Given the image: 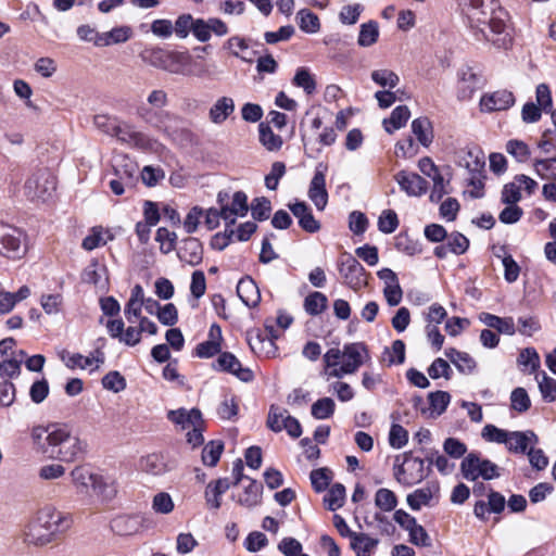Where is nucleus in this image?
<instances>
[{"label": "nucleus", "mask_w": 556, "mask_h": 556, "mask_svg": "<svg viewBox=\"0 0 556 556\" xmlns=\"http://www.w3.org/2000/svg\"><path fill=\"white\" fill-rule=\"evenodd\" d=\"M467 16L477 40L507 49L511 42L507 12L495 0H469Z\"/></svg>", "instance_id": "obj_1"}, {"label": "nucleus", "mask_w": 556, "mask_h": 556, "mask_svg": "<svg viewBox=\"0 0 556 556\" xmlns=\"http://www.w3.org/2000/svg\"><path fill=\"white\" fill-rule=\"evenodd\" d=\"M72 525L71 516L51 505L41 507L24 530V542L28 545L45 546L51 543L58 533Z\"/></svg>", "instance_id": "obj_2"}, {"label": "nucleus", "mask_w": 556, "mask_h": 556, "mask_svg": "<svg viewBox=\"0 0 556 556\" xmlns=\"http://www.w3.org/2000/svg\"><path fill=\"white\" fill-rule=\"evenodd\" d=\"M50 439L48 456L65 463L76 460L85 453L87 444L78 435L73 434L72 428L66 424L50 425Z\"/></svg>", "instance_id": "obj_3"}, {"label": "nucleus", "mask_w": 556, "mask_h": 556, "mask_svg": "<svg viewBox=\"0 0 556 556\" xmlns=\"http://www.w3.org/2000/svg\"><path fill=\"white\" fill-rule=\"evenodd\" d=\"M74 486L79 493H88L90 490L103 500H109L115 494L113 480L93 472L87 466H77L71 471Z\"/></svg>", "instance_id": "obj_4"}, {"label": "nucleus", "mask_w": 556, "mask_h": 556, "mask_svg": "<svg viewBox=\"0 0 556 556\" xmlns=\"http://www.w3.org/2000/svg\"><path fill=\"white\" fill-rule=\"evenodd\" d=\"M429 471L430 467L425 466V460L414 457L412 453H405L402 463L397 456L393 465L394 479L406 488L420 483L428 477Z\"/></svg>", "instance_id": "obj_5"}, {"label": "nucleus", "mask_w": 556, "mask_h": 556, "mask_svg": "<svg viewBox=\"0 0 556 556\" xmlns=\"http://www.w3.org/2000/svg\"><path fill=\"white\" fill-rule=\"evenodd\" d=\"M56 189L54 175L48 168H39L30 174L24 185V194L31 202H46Z\"/></svg>", "instance_id": "obj_6"}, {"label": "nucleus", "mask_w": 556, "mask_h": 556, "mask_svg": "<svg viewBox=\"0 0 556 556\" xmlns=\"http://www.w3.org/2000/svg\"><path fill=\"white\" fill-rule=\"evenodd\" d=\"M113 137L122 144L146 152H159L162 148L159 141L138 130L135 125L121 119Z\"/></svg>", "instance_id": "obj_7"}, {"label": "nucleus", "mask_w": 556, "mask_h": 556, "mask_svg": "<svg viewBox=\"0 0 556 556\" xmlns=\"http://www.w3.org/2000/svg\"><path fill=\"white\" fill-rule=\"evenodd\" d=\"M463 477L468 481L478 479L492 480L501 476L500 467L490 459L482 458L478 453L467 454L460 463Z\"/></svg>", "instance_id": "obj_8"}, {"label": "nucleus", "mask_w": 556, "mask_h": 556, "mask_svg": "<svg viewBox=\"0 0 556 556\" xmlns=\"http://www.w3.org/2000/svg\"><path fill=\"white\" fill-rule=\"evenodd\" d=\"M25 235L11 225L0 223V255L20 260L26 254Z\"/></svg>", "instance_id": "obj_9"}, {"label": "nucleus", "mask_w": 556, "mask_h": 556, "mask_svg": "<svg viewBox=\"0 0 556 556\" xmlns=\"http://www.w3.org/2000/svg\"><path fill=\"white\" fill-rule=\"evenodd\" d=\"M370 359L364 343H348L342 349V364L339 372H333L334 379L355 374L358 368Z\"/></svg>", "instance_id": "obj_10"}, {"label": "nucleus", "mask_w": 556, "mask_h": 556, "mask_svg": "<svg viewBox=\"0 0 556 556\" xmlns=\"http://www.w3.org/2000/svg\"><path fill=\"white\" fill-rule=\"evenodd\" d=\"M60 358L68 369H83L94 372L105 362V354L100 349H96L89 355L85 356L79 353H71L68 351H62Z\"/></svg>", "instance_id": "obj_11"}, {"label": "nucleus", "mask_w": 556, "mask_h": 556, "mask_svg": "<svg viewBox=\"0 0 556 556\" xmlns=\"http://www.w3.org/2000/svg\"><path fill=\"white\" fill-rule=\"evenodd\" d=\"M227 193H218V202L223 211V219L227 227L232 226L238 217H243L249 211L248 197L243 191H236L232 195L231 202L224 204Z\"/></svg>", "instance_id": "obj_12"}, {"label": "nucleus", "mask_w": 556, "mask_h": 556, "mask_svg": "<svg viewBox=\"0 0 556 556\" xmlns=\"http://www.w3.org/2000/svg\"><path fill=\"white\" fill-rule=\"evenodd\" d=\"M339 273L345 283L353 290H359L367 285L365 268L352 255H344L339 263Z\"/></svg>", "instance_id": "obj_13"}, {"label": "nucleus", "mask_w": 556, "mask_h": 556, "mask_svg": "<svg viewBox=\"0 0 556 556\" xmlns=\"http://www.w3.org/2000/svg\"><path fill=\"white\" fill-rule=\"evenodd\" d=\"M326 169L327 167L319 163L314 172L309 182L307 195L318 211H324L328 203V192L326 189Z\"/></svg>", "instance_id": "obj_14"}, {"label": "nucleus", "mask_w": 556, "mask_h": 556, "mask_svg": "<svg viewBox=\"0 0 556 556\" xmlns=\"http://www.w3.org/2000/svg\"><path fill=\"white\" fill-rule=\"evenodd\" d=\"M440 493L439 483L435 481L428 482L425 486L416 489L406 497L407 505L413 510H420L425 506H431L432 501H438Z\"/></svg>", "instance_id": "obj_15"}, {"label": "nucleus", "mask_w": 556, "mask_h": 556, "mask_svg": "<svg viewBox=\"0 0 556 556\" xmlns=\"http://www.w3.org/2000/svg\"><path fill=\"white\" fill-rule=\"evenodd\" d=\"M468 157L471 160H466V168L470 173L471 177L469 178V187L470 189L466 190V193L473 199H479L483 197V182L480 178L481 170L484 167L483 157H480L478 154L473 155L472 152H468Z\"/></svg>", "instance_id": "obj_16"}, {"label": "nucleus", "mask_w": 556, "mask_h": 556, "mask_svg": "<svg viewBox=\"0 0 556 556\" xmlns=\"http://www.w3.org/2000/svg\"><path fill=\"white\" fill-rule=\"evenodd\" d=\"M217 368L236 376L243 382H250L254 378L253 371L249 367H243L240 361L229 352L219 354L217 358Z\"/></svg>", "instance_id": "obj_17"}, {"label": "nucleus", "mask_w": 556, "mask_h": 556, "mask_svg": "<svg viewBox=\"0 0 556 556\" xmlns=\"http://www.w3.org/2000/svg\"><path fill=\"white\" fill-rule=\"evenodd\" d=\"M137 116L150 127L159 130L166 131L167 124L170 119V113L156 108L148 106L147 104H140L136 110Z\"/></svg>", "instance_id": "obj_18"}, {"label": "nucleus", "mask_w": 556, "mask_h": 556, "mask_svg": "<svg viewBox=\"0 0 556 556\" xmlns=\"http://www.w3.org/2000/svg\"><path fill=\"white\" fill-rule=\"evenodd\" d=\"M538 443L539 438L532 430L509 431L505 446L510 453L525 454Z\"/></svg>", "instance_id": "obj_19"}, {"label": "nucleus", "mask_w": 556, "mask_h": 556, "mask_svg": "<svg viewBox=\"0 0 556 556\" xmlns=\"http://www.w3.org/2000/svg\"><path fill=\"white\" fill-rule=\"evenodd\" d=\"M515 103L514 94L508 90H497L484 94L480 100V108L483 112L503 111Z\"/></svg>", "instance_id": "obj_20"}, {"label": "nucleus", "mask_w": 556, "mask_h": 556, "mask_svg": "<svg viewBox=\"0 0 556 556\" xmlns=\"http://www.w3.org/2000/svg\"><path fill=\"white\" fill-rule=\"evenodd\" d=\"M401 189L410 197H420L426 193L428 182L418 174L401 170L395 175Z\"/></svg>", "instance_id": "obj_21"}, {"label": "nucleus", "mask_w": 556, "mask_h": 556, "mask_svg": "<svg viewBox=\"0 0 556 556\" xmlns=\"http://www.w3.org/2000/svg\"><path fill=\"white\" fill-rule=\"evenodd\" d=\"M177 254L181 262L191 266L199 265L203 258L202 243L197 238H187L181 242Z\"/></svg>", "instance_id": "obj_22"}, {"label": "nucleus", "mask_w": 556, "mask_h": 556, "mask_svg": "<svg viewBox=\"0 0 556 556\" xmlns=\"http://www.w3.org/2000/svg\"><path fill=\"white\" fill-rule=\"evenodd\" d=\"M222 329L217 324H213L208 331V339L201 342L195 348V355L200 358H208L220 351Z\"/></svg>", "instance_id": "obj_23"}, {"label": "nucleus", "mask_w": 556, "mask_h": 556, "mask_svg": "<svg viewBox=\"0 0 556 556\" xmlns=\"http://www.w3.org/2000/svg\"><path fill=\"white\" fill-rule=\"evenodd\" d=\"M230 488V482L227 478H220L211 481L204 492L205 503L210 509H218L222 505V496Z\"/></svg>", "instance_id": "obj_24"}, {"label": "nucleus", "mask_w": 556, "mask_h": 556, "mask_svg": "<svg viewBox=\"0 0 556 556\" xmlns=\"http://www.w3.org/2000/svg\"><path fill=\"white\" fill-rule=\"evenodd\" d=\"M192 56L188 52H168L164 71L170 74L189 76L192 74L190 65Z\"/></svg>", "instance_id": "obj_25"}, {"label": "nucleus", "mask_w": 556, "mask_h": 556, "mask_svg": "<svg viewBox=\"0 0 556 556\" xmlns=\"http://www.w3.org/2000/svg\"><path fill=\"white\" fill-rule=\"evenodd\" d=\"M237 294L249 307H254L261 300V293L255 281L250 277L241 278L237 285Z\"/></svg>", "instance_id": "obj_26"}, {"label": "nucleus", "mask_w": 556, "mask_h": 556, "mask_svg": "<svg viewBox=\"0 0 556 556\" xmlns=\"http://www.w3.org/2000/svg\"><path fill=\"white\" fill-rule=\"evenodd\" d=\"M235 112V101L230 97H220L211 106L210 121L213 124H223Z\"/></svg>", "instance_id": "obj_27"}, {"label": "nucleus", "mask_w": 556, "mask_h": 556, "mask_svg": "<svg viewBox=\"0 0 556 556\" xmlns=\"http://www.w3.org/2000/svg\"><path fill=\"white\" fill-rule=\"evenodd\" d=\"M143 523V518L139 515L119 516L113 520L112 528L119 535H132L138 533Z\"/></svg>", "instance_id": "obj_28"}, {"label": "nucleus", "mask_w": 556, "mask_h": 556, "mask_svg": "<svg viewBox=\"0 0 556 556\" xmlns=\"http://www.w3.org/2000/svg\"><path fill=\"white\" fill-rule=\"evenodd\" d=\"M167 417L172 422L180 426L182 430L190 429V427L203 422L201 412L195 408H192L191 410H186L184 408L169 410Z\"/></svg>", "instance_id": "obj_29"}, {"label": "nucleus", "mask_w": 556, "mask_h": 556, "mask_svg": "<svg viewBox=\"0 0 556 556\" xmlns=\"http://www.w3.org/2000/svg\"><path fill=\"white\" fill-rule=\"evenodd\" d=\"M458 97L469 99L478 87L479 78L471 67H462L458 73Z\"/></svg>", "instance_id": "obj_30"}, {"label": "nucleus", "mask_w": 556, "mask_h": 556, "mask_svg": "<svg viewBox=\"0 0 556 556\" xmlns=\"http://www.w3.org/2000/svg\"><path fill=\"white\" fill-rule=\"evenodd\" d=\"M444 354L462 374L470 375L477 366L473 357L466 352H462L456 349H447Z\"/></svg>", "instance_id": "obj_31"}, {"label": "nucleus", "mask_w": 556, "mask_h": 556, "mask_svg": "<svg viewBox=\"0 0 556 556\" xmlns=\"http://www.w3.org/2000/svg\"><path fill=\"white\" fill-rule=\"evenodd\" d=\"M410 117V111L406 105L396 106L389 118L383 119V128L388 134L404 127Z\"/></svg>", "instance_id": "obj_32"}, {"label": "nucleus", "mask_w": 556, "mask_h": 556, "mask_svg": "<svg viewBox=\"0 0 556 556\" xmlns=\"http://www.w3.org/2000/svg\"><path fill=\"white\" fill-rule=\"evenodd\" d=\"M112 239L113 236L109 230H105L102 227H93L84 238L81 247L86 251H92L99 247L105 245L108 241Z\"/></svg>", "instance_id": "obj_33"}, {"label": "nucleus", "mask_w": 556, "mask_h": 556, "mask_svg": "<svg viewBox=\"0 0 556 556\" xmlns=\"http://www.w3.org/2000/svg\"><path fill=\"white\" fill-rule=\"evenodd\" d=\"M134 36V30L128 25H122L103 33L102 47L119 45L128 41Z\"/></svg>", "instance_id": "obj_34"}, {"label": "nucleus", "mask_w": 556, "mask_h": 556, "mask_svg": "<svg viewBox=\"0 0 556 556\" xmlns=\"http://www.w3.org/2000/svg\"><path fill=\"white\" fill-rule=\"evenodd\" d=\"M351 540V547L357 556H368V554L376 548L379 541L369 536L366 533H354Z\"/></svg>", "instance_id": "obj_35"}, {"label": "nucleus", "mask_w": 556, "mask_h": 556, "mask_svg": "<svg viewBox=\"0 0 556 556\" xmlns=\"http://www.w3.org/2000/svg\"><path fill=\"white\" fill-rule=\"evenodd\" d=\"M412 131L424 147H428L432 142V126L427 117L414 119L412 122Z\"/></svg>", "instance_id": "obj_36"}, {"label": "nucleus", "mask_w": 556, "mask_h": 556, "mask_svg": "<svg viewBox=\"0 0 556 556\" xmlns=\"http://www.w3.org/2000/svg\"><path fill=\"white\" fill-rule=\"evenodd\" d=\"M340 359H342V350L338 348H331L325 353L323 357V375L326 377L327 380L334 378V376L332 375L333 372L340 371Z\"/></svg>", "instance_id": "obj_37"}, {"label": "nucleus", "mask_w": 556, "mask_h": 556, "mask_svg": "<svg viewBox=\"0 0 556 556\" xmlns=\"http://www.w3.org/2000/svg\"><path fill=\"white\" fill-rule=\"evenodd\" d=\"M260 142L268 151H278L282 147V138L276 135L270 126L265 123L258 125Z\"/></svg>", "instance_id": "obj_38"}, {"label": "nucleus", "mask_w": 556, "mask_h": 556, "mask_svg": "<svg viewBox=\"0 0 556 556\" xmlns=\"http://www.w3.org/2000/svg\"><path fill=\"white\" fill-rule=\"evenodd\" d=\"M262 493V485L255 480L249 479L243 492L238 495V503L245 507H253L258 504Z\"/></svg>", "instance_id": "obj_39"}, {"label": "nucleus", "mask_w": 556, "mask_h": 556, "mask_svg": "<svg viewBox=\"0 0 556 556\" xmlns=\"http://www.w3.org/2000/svg\"><path fill=\"white\" fill-rule=\"evenodd\" d=\"M388 366L401 365L405 361V343L402 340L393 341L390 348H386L382 359Z\"/></svg>", "instance_id": "obj_40"}, {"label": "nucleus", "mask_w": 556, "mask_h": 556, "mask_svg": "<svg viewBox=\"0 0 556 556\" xmlns=\"http://www.w3.org/2000/svg\"><path fill=\"white\" fill-rule=\"evenodd\" d=\"M168 52L169 51H166L162 48L144 49L140 53V59L146 64L164 71L166 60L168 59Z\"/></svg>", "instance_id": "obj_41"}, {"label": "nucleus", "mask_w": 556, "mask_h": 556, "mask_svg": "<svg viewBox=\"0 0 556 556\" xmlns=\"http://www.w3.org/2000/svg\"><path fill=\"white\" fill-rule=\"evenodd\" d=\"M140 468L147 473L159 476L166 471V465L163 456L160 454H149L140 459Z\"/></svg>", "instance_id": "obj_42"}, {"label": "nucleus", "mask_w": 556, "mask_h": 556, "mask_svg": "<svg viewBox=\"0 0 556 556\" xmlns=\"http://www.w3.org/2000/svg\"><path fill=\"white\" fill-rule=\"evenodd\" d=\"M379 37L378 23L369 21L361 25L357 43L361 47L367 48L377 42Z\"/></svg>", "instance_id": "obj_43"}, {"label": "nucleus", "mask_w": 556, "mask_h": 556, "mask_svg": "<svg viewBox=\"0 0 556 556\" xmlns=\"http://www.w3.org/2000/svg\"><path fill=\"white\" fill-rule=\"evenodd\" d=\"M296 18L301 30L307 34H315L320 28L318 16L307 9H302L298 12Z\"/></svg>", "instance_id": "obj_44"}, {"label": "nucleus", "mask_w": 556, "mask_h": 556, "mask_svg": "<svg viewBox=\"0 0 556 556\" xmlns=\"http://www.w3.org/2000/svg\"><path fill=\"white\" fill-rule=\"evenodd\" d=\"M329 510H337L343 506L345 501V488L341 483L333 484L324 497Z\"/></svg>", "instance_id": "obj_45"}, {"label": "nucleus", "mask_w": 556, "mask_h": 556, "mask_svg": "<svg viewBox=\"0 0 556 556\" xmlns=\"http://www.w3.org/2000/svg\"><path fill=\"white\" fill-rule=\"evenodd\" d=\"M327 296L321 292L315 291L308 294L304 300V308L312 316L319 315L327 306Z\"/></svg>", "instance_id": "obj_46"}, {"label": "nucleus", "mask_w": 556, "mask_h": 556, "mask_svg": "<svg viewBox=\"0 0 556 556\" xmlns=\"http://www.w3.org/2000/svg\"><path fill=\"white\" fill-rule=\"evenodd\" d=\"M375 505L382 511H392L397 505V498L393 491L381 488L375 494Z\"/></svg>", "instance_id": "obj_47"}, {"label": "nucleus", "mask_w": 556, "mask_h": 556, "mask_svg": "<svg viewBox=\"0 0 556 556\" xmlns=\"http://www.w3.org/2000/svg\"><path fill=\"white\" fill-rule=\"evenodd\" d=\"M48 435H50V425L47 427L36 426L31 429L30 437L35 447L46 455H48L50 444Z\"/></svg>", "instance_id": "obj_48"}, {"label": "nucleus", "mask_w": 556, "mask_h": 556, "mask_svg": "<svg viewBox=\"0 0 556 556\" xmlns=\"http://www.w3.org/2000/svg\"><path fill=\"white\" fill-rule=\"evenodd\" d=\"M292 83L294 86L302 88L306 94H312L316 90L314 76L305 67L298 68Z\"/></svg>", "instance_id": "obj_49"}, {"label": "nucleus", "mask_w": 556, "mask_h": 556, "mask_svg": "<svg viewBox=\"0 0 556 556\" xmlns=\"http://www.w3.org/2000/svg\"><path fill=\"white\" fill-rule=\"evenodd\" d=\"M336 403L331 397H323L312 405V416L315 419H327L334 413Z\"/></svg>", "instance_id": "obj_50"}, {"label": "nucleus", "mask_w": 556, "mask_h": 556, "mask_svg": "<svg viewBox=\"0 0 556 556\" xmlns=\"http://www.w3.org/2000/svg\"><path fill=\"white\" fill-rule=\"evenodd\" d=\"M224 451V443L219 440L210 441L202 451V460L207 466H215Z\"/></svg>", "instance_id": "obj_51"}, {"label": "nucleus", "mask_w": 556, "mask_h": 556, "mask_svg": "<svg viewBox=\"0 0 556 556\" xmlns=\"http://www.w3.org/2000/svg\"><path fill=\"white\" fill-rule=\"evenodd\" d=\"M370 77L375 84L390 89L395 88L400 83L397 74L388 68L372 71Z\"/></svg>", "instance_id": "obj_52"}, {"label": "nucleus", "mask_w": 556, "mask_h": 556, "mask_svg": "<svg viewBox=\"0 0 556 556\" xmlns=\"http://www.w3.org/2000/svg\"><path fill=\"white\" fill-rule=\"evenodd\" d=\"M115 175L124 180L126 185H132L134 176L137 172V165L128 157H123L121 162L114 165Z\"/></svg>", "instance_id": "obj_53"}, {"label": "nucleus", "mask_w": 556, "mask_h": 556, "mask_svg": "<svg viewBox=\"0 0 556 556\" xmlns=\"http://www.w3.org/2000/svg\"><path fill=\"white\" fill-rule=\"evenodd\" d=\"M290 414L286 408L280 406L271 405L267 417V427L274 432L282 431V424H285L287 417Z\"/></svg>", "instance_id": "obj_54"}, {"label": "nucleus", "mask_w": 556, "mask_h": 556, "mask_svg": "<svg viewBox=\"0 0 556 556\" xmlns=\"http://www.w3.org/2000/svg\"><path fill=\"white\" fill-rule=\"evenodd\" d=\"M531 406V400L525 388H516L510 394V407L518 413L527 412Z\"/></svg>", "instance_id": "obj_55"}, {"label": "nucleus", "mask_w": 556, "mask_h": 556, "mask_svg": "<svg viewBox=\"0 0 556 556\" xmlns=\"http://www.w3.org/2000/svg\"><path fill=\"white\" fill-rule=\"evenodd\" d=\"M445 240L451 253L456 255L464 254L469 248V240L458 231L447 235Z\"/></svg>", "instance_id": "obj_56"}, {"label": "nucleus", "mask_w": 556, "mask_h": 556, "mask_svg": "<svg viewBox=\"0 0 556 556\" xmlns=\"http://www.w3.org/2000/svg\"><path fill=\"white\" fill-rule=\"evenodd\" d=\"M332 479V471L328 468L315 469L311 472V482L316 492L325 491Z\"/></svg>", "instance_id": "obj_57"}, {"label": "nucleus", "mask_w": 556, "mask_h": 556, "mask_svg": "<svg viewBox=\"0 0 556 556\" xmlns=\"http://www.w3.org/2000/svg\"><path fill=\"white\" fill-rule=\"evenodd\" d=\"M536 174L546 180H553L556 182V159L538 160L534 163Z\"/></svg>", "instance_id": "obj_58"}, {"label": "nucleus", "mask_w": 556, "mask_h": 556, "mask_svg": "<svg viewBox=\"0 0 556 556\" xmlns=\"http://www.w3.org/2000/svg\"><path fill=\"white\" fill-rule=\"evenodd\" d=\"M174 502L172 496L166 492H159L153 496L152 509L156 514L167 515L174 510Z\"/></svg>", "instance_id": "obj_59"}, {"label": "nucleus", "mask_w": 556, "mask_h": 556, "mask_svg": "<svg viewBox=\"0 0 556 556\" xmlns=\"http://www.w3.org/2000/svg\"><path fill=\"white\" fill-rule=\"evenodd\" d=\"M193 23L194 18L191 14L179 15L173 24L175 35L180 39L187 38L192 33Z\"/></svg>", "instance_id": "obj_60"}, {"label": "nucleus", "mask_w": 556, "mask_h": 556, "mask_svg": "<svg viewBox=\"0 0 556 556\" xmlns=\"http://www.w3.org/2000/svg\"><path fill=\"white\" fill-rule=\"evenodd\" d=\"M399 226V218L394 211L384 210L378 219V229L383 233H392Z\"/></svg>", "instance_id": "obj_61"}, {"label": "nucleus", "mask_w": 556, "mask_h": 556, "mask_svg": "<svg viewBox=\"0 0 556 556\" xmlns=\"http://www.w3.org/2000/svg\"><path fill=\"white\" fill-rule=\"evenodd\" d=\"M443 451L446 455L454 459L464 458L467 453V446L464 442L456 438H447L443 442Z\"/></svg>", "instance_id": "obj_62"}, {"label": "nucleus", "mask_w": 556, "mask_h": 556, "mask_svg": "<svg viewBox=\"0 0 556 556\" xmlns=\"http://www.w3.org/2000/svg\"><path fill=\"white\" fill-rule=\"evenodd\" d=\"M176 239V233L169 231L167 228L161 227L156 231L155 240L160 242V250L164 254H167L175 249Z\"/></svg>", "instance_id": "obj_63"}, {"label": "nucleus", "mask_w": 556, "mask_h": 556, "mask_svg": "<svg viewBox=\"0 0 556 556\" xmlns=\"http://www.w3.org/2000/svg\"><path fill=\"white\" fill-rule=\"evenodd\" d=\"M539 389L543 400L549 403L556 401V379L543 372L542 379L539 381Z\"/></svg>", "instance_id": "obj_64"}]
</instances>
